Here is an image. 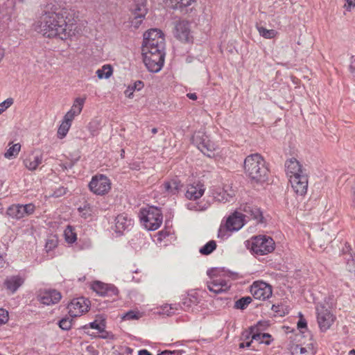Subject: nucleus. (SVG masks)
<instances>
[{
    "instance_id": "obj_10",
    "label": "nucleus",
    "mask_w": 355,
    "mask_h": 355,
    "mask_svg": "<svg viewBox=\"0 0 355 355\" xmlns=\"http://www.w3.org/2000/svg\"><path fill=\"white\" fill-rule=\"evenodd\" d=\"M89 187L94 193L103 196L110 190L111 182L107 176L98 175L92 178L89 184Z\"/></svg>"
},
{
    "instance_id": "obj_19",
    "label": "nucleus",
    "mask_w": 355,
    "mask_h": 355,
    "mask_svg": "<svg viewBox=\"0 0 355 355\" xmlns=\"http://www.w3.org/2000/svg\"><path fill=\"white\" fill-rule=\"evenodd\" d=\"M62 296L60 292L56 290H46L42 292L39 295L41 303L46 305H51L58 303Z\"/></svg>"
},
{
    "instance_id": "obj_38",
    "label": "nucleus",
    "mask_w": 355,
    "mask_h": 355,
    "mask_svg": "<svg viewBox=\"0 0 355 355\" xmlns=\"http://www.w3.org/2000/svg\"><path fill=\"white\" fill-rule=\"evenodd\" d=\"M70 127L71 124L62 121L58 130V137L60 139H63L69 132Z\"/></svg>"
},
{
    "instance_id": "obj_30",
    "label": "nucleus",
    "mask_w": 355,
    "mask_h": 355,
    "mask_svg": "<svg viewBox=\"0 0 355 355\" xmlns=\"http://www.w3.org/2000/svg\"><path fill=\"white\" fill-rule=\"evenodd\" d=\"M112 73L113 69L110 64H105L96 71L99 79H107L112 75Z\"/></svg>"
},
{
    "instance_id": "obj_55",
    "label": "nucleus",
    "mask_w": 355,
    "mask_h": 355,
    "mask_svg": "<svg viewBox=\"0 0 355 355\" xmlns=\"http://www.w3.org/2000/svg\"><path fill=\"white\" fill-rule=\"evenodd\" d=\"M297 327L299 329H303V328H305L306 327V320L301 318L298 322H297Z\"/></svg>"
},
{
    "instance_id": "obj_45",
    "label": "nucleus",
    "mask_w": 355,
    "mask_h": 355,
    "mask_svg": "<svg viewBox=\"0 0 355 355\" xmlns=\"http://www.w3.org/2000/svg\"><path fill=\"white\" fill-rule=\"evenodd\" d=\"M78 211L80 214L82 215V216L85 218H87V216H89L91 214V208L89 205H85L83 207H79Z\"/></svg>"
},
{
    "instance_id": "obj_53",
    "label": "nucleus",
    "mask_w": 355,
    "mask_h": 355,
    "mask_svg": "<svg viewBox=\"0 0 355 355\" xmlns=\"http://www.w3.org/2000/svg\"><path fill=\"white\" fill-rule=\"evenodd\" d=\"M128 220V215L125 214H119L115 218V221L117 222V223L124 222V221H126Z\"/></svg>"
},
{
    "instance_id": "obj_41",
    "label": "nucleus",
    "mask_w": 355,
    "mask_h": 355,
    "mask_svg": "<svg viewBox=\"0 0 355 355\" xmlns=\"http://www.w3.org/2000/svg\"><path fill=\"white\" fill-rule=\"evenodd\" d=\"M72 325V320L69 318H62L59 322L60 327L63 330H69L71 329Z\"/></svg>"
},
{
    "instance_id": "obj_12",
    "label": "nucleus",
    "mask_w": 355,
    "mask_h": 355,
    "mask_svg": "<svg viewBox=\"0 0 355 355\" xmlns=\"http://www.w3.org/2000/svg\"><path fill=\"white\" fill-rule=\"evenodd\" d=\"M250 293L255 299L266 300L272 295V291L269 284L263 282H256L251 286Z\"/></svg>"
},
{
    "instance_id": "obj_50",
    "label": "nucleus",
    "mask_w": 355,
    "mask_h": 355,
    "mask_svg": "<svg viewBox=\"0 0 355 355\" xmlns=\"http://www.w3.org/2000/svg\"><path fill=\"white\" fill-rule=\"evenodd\" d=\"M196 302V299L194 296H189L184 299L183 305L184 308H189L191 306V304H195Z\"/></svg>"
},
{
    "instance_id": "obj_1",
    "label": "nucleus",
    "mask_w": 355,
    "mask_h": 355,
    "mask_svg": "<svg viewBox=\"0 0 355 355\" xmlns=\"http://www.w3.org/2000/svg\"><path fill=\"white\" fill-rule=\"evenodd\" d=\"M165 42L160 30L150 29L144 34L142 45L143 61L148 70L159 71L164 62Z\"/></svg>"
},
{
    "instance_id": "obj_13",
    "label": "nucleus",
    "mask_w": 355,
    "mask_h": 355,
    "mask_svg": "<svg viewBox=\"0 0 355 355\" xmlns=\"http://www.w3.org/2000/svg\"><path fill=\"white\" fill-rule=\"evenodd\" d=\"M141 222H162L163 215L161 210L154 206H148L140 209L139 214Z\"/></svg>"
},
{
    "instance_id": "obj_21",
    "label": "nucleus",
    "mask_w": 355,
    "mask_h": 355,
    "mask_svg": "<svg viewBox=\"0 0 355 355\" xmlns=\"http://www.w3.org/2000/svg\"><path fill=\"white\" fill-rule=\"evenodd\" d=\"M205 191L202 184L193 183L187 186L185 196L189 200H196L202 196Z\"/></svg>"
},
{
    "instance_id": "obj_25",
    "label": "nucleus",
    "mask_w": 355,
    "mask_h": 355,
    "mask_svg": "<svg viewBox=\"0 0 355 355\" xmlns=\"http://www.w3.org/2000/svg\"><path fill=\"white\" fill-rule=\"evenodd\" d=\"M180 187V182L176 180H171L170 181L165 182L162 186V191L168 196L176 194Z\"/></svg>"
},
{
    "instance_id": "obj_37",
    "label": "nucleus",
    "mask_w": 355,
    "mask_h": 355,
    "mask_svg": "<svg viewBox=\"0 0 355 355\" xmlns=\"http://www.w3.org/2000/svg\"><path fill=\"white\" fill-rule=\"evenodd\" d=\"M252 302L250 297H243L235 302V308L238 309H245Z\"/></svg>"
},
{
    "instance_id": "obj_62",
    "label": "nucleus",
    "mask_w": 355,
    "mask_h": 355,
    "mask_svg": "<svg viewBox=\"0 0 355 355\" xmlns=\"http://www.w3.org/2000/svg\"><path fill=\"white\" fill-rule=\"evenodd\" d=\"M151 132H152L153 134H156V133L157 132V129L156 128H152V130H151Z\"/></svg>"
},
{
    "instance_id": "obj_27",
    "label": "nucleus",
    "mask_w": 355,
    "mask_h": 355,
    "mask_svg": "<svg viewBox=\"0 0 355 355\" xmlns=\"http://www.w3.org/2000/svg\"><path fill=\"white\" fill-rule=\"evenodd\" d=\"M7 214L13 219H21L25 216L21 205H13L7 211Z\"/></svg>"
},
{
    "instance_id": "obj_36",
    "label": "nucleus",
    "mask_w": 355,
    "mask_h": 355,
    "mask_svg": "<svg viewBox=\"0 0 355 355\" xmlns=\"http://www.w3.org/2000/svg\"><path fill=\"white\" fill-rule=\"evenodd\" d=\"M216 248V243L214 241H209L203 247L200 249L202 254L208 255L211 254Z\"/></svg>"
},
{
    "instance_id": "obj_59",
    "label": "nucleus",
    "mask_w": 355,
    "mask_h": 355,
    "mask_svg": "<svg viewBox=\"0 0 355 355\" xmlns=\"http://www.w3.org/2000/svg\"><path fill=\"white\" fill-rule=\"evenodd\" d=\"M187 96L191 100H196L197 99V95L195 93H188L187 94Z\"/></svg>"
},
{
    "instance_id": "obj_63",
    "label": "nucleus",
    "mask_w": 355,
    "mask_h": 355,
    "mask_svg": "<svg viewBox=\"0 0 355 355\" xmlns=\"http://www.w3.org/2000/svg\"><path fill=\"white\" fill-rule=\"evenodd\" d=\"M3 258L0 256V265L3 264Z\"/></svg>"
},
{
    "instance_id": "obj_22",
    "label": "nucleus",
    "mask_w": 355,
    "mask_h": 355,
    "mask_svg": "<svg viewBox=\"0 0 355 355\" xmlns=\"http://www.w3.org/2000/svg\"><path fill=\"white\" fill-rule=\"evenodd\" d=\"M147 12V9L144 4L136 5L133 9V18L131 20V26L138 28L142 22L143 18Z\"/></svg>"
},
{
    "instance_id": "obj_35",
    "label": "nucleus",
    "mask_w": 355,
    "mask_h": 355,
    "mask_svg": "<svg viewBox=\"0 0 355 355\" xmlns=\"http://www.w3.org/2000/svg\"><path fill=\"white\" fill-rule=\"evenodd\" d=\"M20 149L21 145L19 144H13L4 153V156L7 159H12L14 157H16L19 154Z\"/></svg>"
},
{
    "instance_id": "obj_51",
    "label": "nucleus",
    "mask_w": 355,
    "mask_h": 355,
    "mask_svg": "<svg viewBox=\"0 0 355 355\" xmlns=\"http://www.w3.org/2000/svg\"><path fill=\"white\" fill-rule=\"evenodd\" d=\"M89 326L92 329H96L99 331H103L105 329V325L103 323L98 322L97 321H94L89 324Z\"/></svg>"
},
{
    "instance_id": "obj_26",
    "label": "nucleus",
    "mask_w": 355,
    "mask_h": 355,
    "mask_svg": "<svg viewBox=\"0 0 355 355\" xmlns=\"http://www.w3.org/2000/svg\"><path fill=\"white\" fill-rule=\"evenodd\" d=\"M291 355H313V352L310 346L303 347L301 345L293 344L291 346Z\"/></svg>"
},
{
    "instance_id": "obj_9",
    "label": "nucleus",
    "mask_w": 355,
    "mask_h": 355,
    "mask_svg": "<svg viewBox=\"0 0 355 355\" xmlns=\"http://www.w3.org/2000/svg\"><path fill=\"white\" fill-rule=\"evenodd\" d=\"M266 324V322H259L256 326L251 327L249 331L243 333V336L247 339L250 337L252 340H257L260 343L270 345L272 341L271 336L269 334L261 333L264 330Z\"/></svg>"
},
{
    "instance_id": "obj_6",
    "label": "nucleus",
    "mask_w": 355,
    "mask_h": 355,
    "mask_svg": "<svg viewBox=\"0 0 355 355\" xmlns=\"http://www.w3.org/2000/svg\"><path fill=\"white\" fill-rule=\"evenodd\" d=\"M317 322L322 331H326L334 324L336 316L327 307L325 302H318L315 305Z\"/></svg>"
},
{
    "instance_id": "obj_4",
    "label": "nucleus",
    "mask_w": 355,
    "mask_h": 355,
    "mask_svg": "<svg viewBox=\"0 0 355 355\" xmlns=\"http://www.w3.org/2000/svg\"><path fill=\"white\" fill-rule=\"evenodd\" d=\"M269 220L268 215H264L257 206L243 204L232 211L227 217H224L222 222H266Z\"/></svg>"
},
{
    "instance_id": "obj_23",
    "label": "nucleus",
    "mask_w": 355,
    "mask_h": 355,
    "mask_svg": "<svg viewBox=\"0 0 355 355\" xmlns=\"http://www.w3.org/2000/svg\"><path fill=\"white\" fill-rule=\"evenodd\" d=\"M24 279L19 276L8 277L4 281L6 288L12 294L15 293L17 289L24 284Z\"/></svg>"
},
{
    "instance_id": "obj_28",
    "label": "nucleus",
    "mask_w": 355,
    "mask_h": 355,
    "mask_svg": "<svg viewBox=\"0 0 355 355\" xmlns=\"http://www.w3.org/2000/svg\"><path fill=\"white\" fill-rule=\"evenodd\" d=\"M166 6L177 8L178 7H187L195 2L196 0H163Z\"/></svg>"
},
{
    "instance_id": "obj_11",
    "label": "nucleus",
    "mask_w": 355,
    "mask_h": 355,
    "mask_svg": "<svg viewBox=\"0 0 355 355\" xmlns=\"http://www.w3.org/2000/svg\"><path fill=\"white\" fill-rule=\"evenodd\" d=\"M89 302L84 297L75 298L68 304L67 309L71 317H78L87 312Z\"/></svg>"
},
{
    "instance_id": "obj_60",
    "label": "nucleus",
    "mask_w": 355,
    "mask_h": 355,
    "mask_svg": "<svg viewBox=\"0 0 355 355\" xmlns=\"http://www.w3.org/2000/svg\"><path fill=\"white\" fill-rule=\"evenodd\" d=\"M330 236L329 239H327V241H331L332 238L336 236V232H332L331 234H328Z\"/></svg>"
},
{
    "instance_id": "obj_34",
    "label": "nucleus",
    "mask_w": 355,
    "mask_h": 355,
    "mask_svg": "<svg viewBox=\"0 0 355 355\" xmlns=\"http://www.w3.org/2000/svg\"><path fill=\"white\" fill-rule=\"evenodd\" d=\"M127 227L125 226V223H111L109 230L113 236H119L123 234Z\"/></svg>"
},
{
    "instance_id": "obj_58",
    "label": "nucleus",
    "mask_w": 355,
    "mask_h": 355,
    "mask_svg": "<svg viewBox=\"0 0 355 355\" xmlns=\"http://www.w3.org/2000/svg\"><path fill=\"white\" fill-rule=\"evenodd\" d=\"M138 355H152L147 349H141L138 352Z\"/></svg>"
},
{
    "instance_id": "obj_46",
    "label": "nucleus",
    "mask_w": 355,
    "mask_h": 355,
    "mask_svg": "<svg viewBox=\"0 0 355 355\" xmlns=\"http://www.w3.org/2000/svg\"><path fill=\"white\" fill-rule=\"evenodd\" d=\"M187 207L189 209L196 210V211H203L207 209V207L205 205H200L199 204L193 203V202L189 203L187 205Z\"/></svg>"
},
{
    "instance_id": "obj_5",
    "label": "nucleus",
    "mask_w": 355,
    "mask_h": 355,
    "mask_svg": "<svg viewBox=\"0 0 355 355\" xmlns=\"http://www.w3.org/2000/svg\"><path fill=\"white\" fill-rule=\"evenodd\" d=\"M249 243L250 251L256 256L268 254L275 250V241L270 236L263 235L254 236Z\"/></svg>"
},
{
    "instance_id": "obj_29",
    "label": "nucleus",
    "mask_w": 355,
    "mask_h": 355,
    "mask_svg": "<svg viewBox=\"0 0 355 355\" xmlns=\"http://www.w3.org/2000/svg\"><path fill=\"white\" fill-rule=\"evenodd\" d=\"M144 85L142 81H135L132 85H130L128 86L127 89L124 92L125 96L127 98H132L134 92L140 91L144 87Z\"/></svg>"
},
{
    "instance_id": "obj_32",
    "label": "nucleus",
    "mask_w": 355,
    "mask_h": 355,
    "mask_svg": "<svg viewBox=\"0 0 355 355\" xmlns=\"http://www.w3.org/2000/svg\"><path fill=\"white\" fill-rule=\"evenodd\" d=\"M64 236L65 241L68 243H73L77 239L76 233L74 232V229L72 226L68 225L64 232Z\"/></svg>"
},
{
    "instance_id": "obj_52",
    "label": "nucleus",
    "mask_w": 355,
    "mask_h": 355,
    "mask_svg": "<svg viewBox=\"0 0 355 355\" xmlns=\"http://www.w3.org/2000/svg\"><path fill=\"white\" fill-rule=\"evenodd\" d=\"M157 355H181V352L180 351L165 350V351H163V352L157 354Z\"/></svg>"
},
{
    "instance_id": "obj_40",
    "label": "nucleus",
    "mask_w": 355,
    "mask_h": 355,
    "mask_svg": "<svg viewBox=\"0 0 355 355\" xmlns=\"http://www.w3.org/2000/svg\"><path fill=\"white\" fill-rule=\"evenodd\" d=\"M141 315L139 311H129L127 313H125L123 316L122 317L123 320H137L139 318H141Z\"/></svg>"
},
{
    "instance_id": "obj_64",
    "label": "nucleus",
    "mask_w": 355,
    "mask_h": 355,
    "mask_svg": "<svg viewBox=\"0 0 355 355\" xmlns=\"http://www.w3.org/2000/svg\"><path fill=\"white\" fill-rule=\"evenodd\" d=\"M171 218V216H169L168 218H166L165 222H168Z\"/></svg>"
},
{
    "instance_id": "obj_47",
    "label": "nucleus",
    "mask_w": 355,
    "mask_h": 355,
    "mask_svg": "<svg viewBox=\"0 0 355 355\" xmlns=\"http://www.w3.org/2000/svg\"><path fill=\"white\" fill-rule=\"evenodd\" d=\"M76 116L73 113L69 110L64 116L62 121L71 125V123Z\"/></svg>"
},
{
    "instance_id": "obj_14",
    "label": "nucleus",
    "mask_w": 355,
    "mask_h": 355,
    "mask_svg": "<svg viewBox=\"0 0 355 355\" xmlns=\"http://www.w3.org/2000/svg\"><path fill=\"white\" fill-rule=\"evenodd\" d=\"M44 159L43 153L39 150L30 152L24 158L23 163L24 166L31 171H35L42 164Z\"/></svg>"
},
{
    "instance_id": "obj_8",
    "label": "nucleus",
    "mask_w": 355,
    "mask_h": 355,
    "mask_svg": "<svg viewBox=\"0 0 355 355\" xmlns=\"http://www.w3.org/2000/svg\"><path fill=\"white\" fill-rule=\"evenodd\" d=\"M217 270L208 271L207 274L210 276L211 280L207 282V288L216 294L227 291L230 288L229 278L223 277L217 274Z\"/></svg>"
},
{
    "instance_id": "obj_42",
    "label": "nucleus",
    "mask_w": 355,
    "mask_h": 355,
    "mask_svg": "<svg viewBox=\"0 0 355 355\" xmlns=\"http://www.w3.org/2000/svg\"><path fill=\"white\" fill-rule=\"evenodd\" d=\"M9 319L8 312L4 309H0V325L6 324Z\"/></svg>"
},
{
    "instance_id": "obj_3",
    "label": "nucleus",
    "mask_w": 355,
    "mask_h": 355,
    "mask_svg": "<svg viewBox=\"0 0 355 355\" xmlns=\"http://www.w3.org/2000/svg\"><path fill=\"white\" fill-rule=\"evenodd\" d=\"M268 168L258 153L247 156L244 160V173L252 182L263 183L268 180Z\"/></svg>"
},
{
    "instance_id": "obj_7",
    "label": "nucleus",
    "mask_w": 355,
    "mask_h": 355,
    "mask_svg": "<svg viewBox=\"0 0 355 355\" xmlns=\"http://www.w3.org/2000/svg\"><path fill=\"white\" fill-rule=\"evenodd\" d=\"M192 142L205 155L209 157L214 156L217 146L204 132H195L192 137Z\"/></svg>"
},
{
    "instance_id": "obj_54",
    "label": "nucleus",
    "mask_w": 355,
    "mask_h": 355,
    "mask_svg": "<svg viewBox=\"0 0 355 355\" xmlns=\"http://www.w3.org/2000/svg\"><path fill=\"white\" fill-rule=\"evenodd\" d=\"M67 189L64 187L59 188L57 191L54 192V196L56 197L61 196L66 193Z\"/></svg>"
},
{
    "instance_id": "obj_43",
    "label": "nucleus",
    "mask_w": 355,
    "mask_h": 355,
    "mask_svg": "<svg viewBox=\"0 0 355 355\" xmlns=\"http://www.w3.org/2000/svg\"><path fill=\"white\" fill-rule=\"evenodd\" d=\"M162 223H141L142 227L148 231H155L160 227Z\"/></svg>"
},
{
    "instance_id": "obj_31",
    "label": "nucleus",
    "mask_w": 355,
    "mask_h": 355,
    "mask_svg": "<svg viewBox=\"0 0 355 355\" xmlns=\"http://www.w3.org/2000/svg\"><path fill=\"white\" fill-rule=\"evenodd\" d=\"M85 99H86L85 97V98H80V97L76 98L74 100V102H73L71 109L69 110V111L71 112L72 113H73L76 116H78L83 110Z\"/></svg>"
},
{
    "instance_id": "obj_18",
    "label": "nucleus",
    "mask_w": 355,
    "mask_h": 355,
    "mask_svg": "<svg viewBox=\"0 0 355 355\" xmlns=\"http://www.w3.org/2000/svg\"><path fill=\"white\" fill-rule=\"evenodd\" d=\"M92 290L101 296H117L119 291L112 284H107L101 282H95L92 285Z\"/></svg>"
},
{
    "instance_id": "obj_39",
    "label": "nucleus",
    "mask_w": 355,
    "mask_h": 355,
    "mask_svg": "<svg viewBox=\"0 0 355 355\" xmlns=\"http://www.w3.org/2000/svg\"><path fill=\"white\" fill-rule=\"evenodd\" d=\"M58 239L55 236H52L49 239H47L45 248L46 251H50L56 248L58 245Z\"/></svg>"
},
{
    "instance_id": "obj_24",
    "label": "nucleus",
    "mask_w": 355,
    "mask_h": 355,
    "mask_svg": "<svg viewBox=\"0 0 355 355\" xmlns=\"http://www.w3.org/2000/svg\"><path fill=\"white\" fill-rule=\"evenodd\" d=\"M343 252L346 263V269L355 276V254L351 252V248L349 244H345V247L343 248Z\"/></svg>"
},
{
    "instance_id": "obj_57",
    "label": "nucleus",
    "mask_w": 355,
    "mask_h": 355,
    "mask_svg": "<svg viewBox=\"0 0 355 355\" xmlns=\"http://www.w3.org/2000/svg\"><path fill=\"white\" fill-rule=\"evenodd\" d=\"M252 340H252L251 341H249V342L240 343L239 344V347L240 348H244L245 347H250Z\"/></svg>"
},
{
    "instance_id": "obj_2",
    "label": "nucleus",
    "mask_w": 355,
    "mask_h": 355,
    "mask_svg": "<svg viewBox=\"0 0 355 355\" xmlns=\"http://www.w3.org/2000/svg\"><path fill=\"white\" fill-rule=\"evenodd\" d=\"M35 30L46 37L67 40L74 35L75 27L73 24L66 22L63 13L50 12L40 17Z\"/></svg>"
},
{
    "instance_id": "obj_48",
    "label": "nucleus",
    "mask_w": 355,
    "mask_h": 355,
    "mask_svg": "<svg viewBox=\"0 0 355 355\" xmlns=\"http://www.w3.org/2000/svg\"><path fill=\"white\" fill-rule=\"evenodd\" d=\"M22 208L24 209L25 216L33 214L35 211V206L33 204L22 205Z\"/></svg>"
},
{
    "instance_id": "obj_56",
    "label": "nucleus",
    "mask_w": 355,
    "mask_h": 355,
    "mask_svg": "<svg viewBox=\"0 0 355 355\" xmlns=\"http://www.w3.org/2000/svg\"><path fill=\"white\" fill-rule=\"evenodd\" d=\"M347 1V8L350 9L352 7L355 6V0H346Z\"/></svg>"
},
{
    "instance_id": "obj_44",
    "label": "nucleus",
    "mask_w": 355,
    "mask_h": 355,
    "mask_svg": "<svg viewBox=\"0 0 355 355\" xmlns=\"http://www.w3.org/2000/svg\"><path fill=\"white\" fill-rule=\"evenodd\" d=\"M13 103V99L11 98H7L3 102L0 103V111L3 113L7 108L10 107Z\"/></svg>"
},
{
    "instance_id": "obj_33",
    "label": "nucleus",
    "mask_w": 355,
    "mask_h": 355,
    "mask_svg": "<svg viewBox=\"0 0 355 355\" xmlns=\"http://www.w3.org/2000/svg\"><path fill=\"white\" fill-rule=\"evenodd\" d=\"M257 28L259 35L266 39L275 38L277 35V32L274 29H266L263 26H257Z\"/></svg>"
},
{
    "instance_id": "obj_49",
    "label": "nucleus",
    "mask_w": 355,
    "mask_h": 355,
    "mask_svg": "<svg viewBox=\"0 0 355 355\" xmlns=\"http://www.w3.org/2000/svg\"><path fill=\"white\" fill-rule=\"evenodd\" d=\"M171 234V227H169L168 226H166L164 230H162L160 232H159V233H158L159 239L162 240L163 239L166 238Z\"/></svg>"
},
{
    "instance_id": "obj_61",
    "label": "nucleus",
    "mask_w": 355,
    "mask_h": 355,
    "mask_svg": "<svg viewBox=\"0 0 355 355\" xmlns=\"http://www.w3.org/2000/svg\"><path fill=\"white\" fill-rule=\"evenodd\" d=\"M348 355H355V349H352L349 352Z\"/></svg>"
},
{
    "instance_id": "obj_16",
    "label": "nucleus",
    "mask_w": 355,
    "mask_h": 355,
    "mask_svg": "<svg viewBox=\"0 0 355 355\" xmlns=\"http://www.w3.org/2000/svg\"><path fill=\"white\" fill-rule=\"evenodd\" d=\"M286 172L289 179L293 177L306 174V170L295 157L290 158L285 163Z\"/></svg>"
},
{
    "instance_id": "obj_17",
    "label": "nucleus",
    "mask_w": 355,
    "mask_h": 355,
    "mask_svg": "<svg viewBox=\"0 0 355 355\" xmlns=\"http://www.w3.org/2000/svg\"><path fill=\"white\" fill-rule=\"evenodd\" d=\"M295 193L300 196H304L308 188V176L307 174L293 177L289 179Z\"/></svg>"
},
{
    "instance_id": "obj_20",
    "label": "nucleus",
    "mask_w": 355,
    "mask_h": 355,
    "mask_svg": "<svg viewBox=\"0 0 355 355\" xmlns=\"http://www.w3.org/2000/svg\"><path fill=\"white\" fill-rule=\"evenodd\" d=\"M245 223H221L218 236L223 239L230 236L232 233L240 230Z\"/></svg>"
},
{
    "instance_id": "obj_15",
    "label": "nucleus",
    "mask_w": 355,
    "mask_h": 355,
    "mask_svg": "<svg viewBox=\"0 0 355 355\" xmlns=\"http://www.w3.org/2000/svg\"><path fill=\"white\" fill-rule=\"evenodd\" d=\"M175 37L183 42H189L191 40L190 25L188 21H180L175 26Z\"/></svg>"
}]
</instances>
